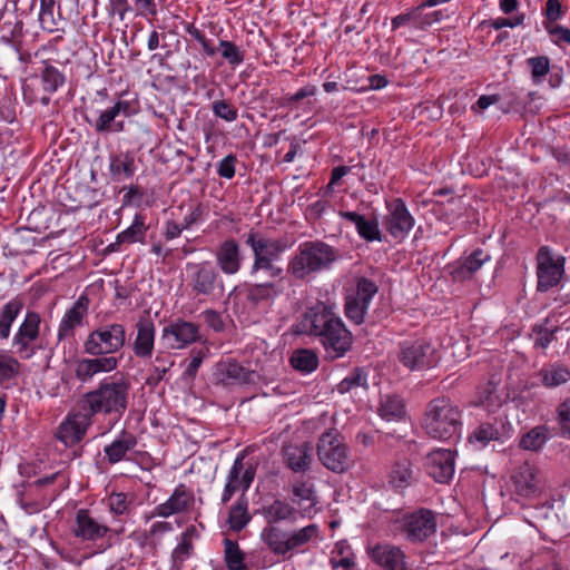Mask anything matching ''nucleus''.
<instances>
[{"label": "nucleus", "mask_w": 570, "mask_h": 570, "mask_svg": "<svg viewBox=\"0 0 570 570\" xmlns=\"http://www.w3.org/2000/svg\"><path fill=\"white\" fill-rule=\"evenodd\" d=\"M127 342L126 327L121 323H104L91 331L83 341V353L73 362L75 377L82 384L91 383L97 376L116 371L120 357L115 356Z\"/></svg>", "instance_id": "f257e3e1"}, {"label": "nucleus", "mask_w": 570, "mask_h": 570, "mask_svg": "<svg viewBox=\"0 0 570 570\" xmlns=\"http://www.w3.org/2000/svg\"><path fill=\"white\" fill-rule=\"evenodd\" d=\"M303 326L309 334L320 338L331 358L344 356L352 346V334L332 305L318 302L309 307L305 313Z\"/></svg>", "instance_id": "f03ea898"}, {"label": "nucleus", "mask_w": 570, "mask_h": 570, "mask_svg": "<svg viewBox=\"0 0 570 570\" xmlns=\"http://www.w3.org/2000/svg\"><path fill=\"white\" fill-rule=\"evenodd\" d=\"M337 259V250L322 240L301 243L288 257L286 274L294 281L304 282L327 271Z\"/></svg>", "instance_id": "7ed1b4c3"}, {"label": "nucleus", "mask_w": 570, "mask_h": 570, "mask_svg": "<svg viewBox=\"0 0 570 570\" xmlns=\"http://www.w3.org/2000/svg\"><path fill=\"white\" fill-rule=\"evenodd\" d=\"M462 411L446 396L431 400L424 410L422 429L439 441H455L462 431Z\"/></svg>", "instance_id": "20e7f679"}, {"label": "nucleus", "mask_w": 570, "mask_h": 570, "mask_svg": "<svg viewBox=\"0 0 570 570\" xmlns=\"http://www.w3.org/2000/svg\"><path fill=\"white\" fill-rule=\"evenodd\" d=\"M321 539V530L316 523L289 531L269 525L261 531V540L267 548L274 554L285 559L292 558L295 553H304L309 547L316 546Z\"/></svg>", "instance_id": "39448f33"}, {"label": "nucleus", "mask_w": 570, "mask_h": 570, "mask_svg": "<svg viewBox=\"0 0 570 570\" xmlns=\"http://www.w3.org/2000/svg\"><path fill=\"white\" fill-rule=\"evenodd\" d=\"M129 383L122 377L104 379L83 395V409L89 415L105 414L120 419L128 407Z\"/></svg>", "instance_id": "423d86ee"}, {"label": "nucleus", "mask_w": 570, "mask_h": 570, "mask_svg": "<svg viewBox=\"0 0 570 570\" xmlns=\"http://www.w3.org/2000/svg\"><path fill=\"white\" fill-rule=\"evenodd\" d=\"M246 244L253 252V264L249 269L252 276L264 272L267 277H278L283 275V267L275 264L287 250L288 244L282 238L266 237L258 232H249L246 235Z\"/></svg>", "instance_id": "0eeeda50"}, {"label": "nucleus", "mask_w": 570, "mask_h": 570, "mask_svg": "<svg viewBox=\"0 0 570 570\" xmlns=\"http://www.w3.org/2000/svg\"><path fill=\"white\" fill-rule=\"evenodd\" d=\"M186 282L195 298L215 297L224 292L223 278L217 267L208 261L187 263Z\"/></svg>", "instance_id": "6e6552de"}, {"label": "nucleus", "mask_w": 570, "mask_h": 570, "mask_svg": "<svg viewBox=\"0 0 570 570\" xmlns=\"http://www.w3.org/2000/svg\"><path fill=\"white\" fill-rule=\"evenodd\" d=\"M317 456L326 469L335 473H342L350 466L348 448L334 430H328L321 435Z\"/></svg>", "instance_id": "1a4fd4ad"}, {"label": "nucleus", "mask_w": 570, "mask_h": 570, "mask_svg": "<svg viewBox=\"0 0 570 570\" xmlns=\"http://www.w3.org/2000/svg\"><path fill=\"white\" fill-rule=\"evenodd\" d=\"M537 289L548 292L557 286L564 276L566 257L556 255L548 246H541L537 254Z\"/></svg>", "instance_id": "9d476101"}, {"label": "nucleus", "mask_w": 570, "mask_h": 570, "mask_svg": "<svg viewBox=\"0 0 570 570\" xmlns=\"http://www.w3.org/2000/svg\"><path fill=\"white\" fill-rule=\"evenodd\" d=\"M41 317L37 312L26 313L12 336L11 346L21 360H29L37 353L36 342L40 336Z\"/></svg>", "instance_id": "9b49d317"}, {"label": "nucleus", "mask_w": 570, "mask_h": 570, "mask_svg": "<svg viewBox=\"0 0 570 570\" xmlns=\"http://www.w3.org/2000/svg\"><path fill=\"white\" fill-rule=\"evenodd\" d=\"M377 289L379 287L374 282L362 277L357 281L355 291L346 295L345 315L352 323L360 325L364 322L372 298L377 293Z\"/></svg>", "instance_id": "f8f14e48"}, {"label": "nucleus", "mask_w": 570, "mask_h": 570, "mask_svg": "<svg viewBox=\"0 0 570 570\" xmlns=\"http://www.w3.org/2000/svg\"><path fill=\"white\" fill-rule=\"evenodd\" d=\"M399 361L409 370H423L432 367L438 358L430 342L421 338L404 341L400 344Z\"/></svg>", "instance_id": "ddd939ff"}, {"label": "nucleus", "mask_w": 570, "mask_h": 570, "mask_svg": "<svg viewBox=\"0 0 570 570\" xmlns=\"http://www.w3.org/2000/svg\"><path fill=\"white\" fill-rule=\"evenodd\" d=\"M202 338L199 326L181 318L161 330L160 343L169 350H183Z\"/></svg>", "instance_id": "4468645a"}, {"label": "nucleus", "mask_w": 570, "mask_h": 570, "mask_svg": "<svg viewBox=\"0 0 570 570\" xmlns=\"http://www.w3.org/2000/svg\"><path fill=\"white\" fill-rule=\"evenodd\" d=\"M401 531L411 542H423L436 531L432 510L421 508L403 518Z\"/></svg>", "instance_id": "2eb2a0df"}, {"label": "nucleus", "mask_w": 570, "mask_h": 570, "mask_svg": "<svg viewBox=\"0 0 570 570\" xmlns=\"http://www.w3.org/2000/svg\"><path fill=\"white\" fill-rule=\"evenodd\" d=\"M257 374L240 365L234 358H225L217 362L213 367V381L216 385L234 386L252 384Z\"/></svg>", "instance_id": "dca6fc26"}, {"label": "nucleus", "mask_w": 570, "mask_h": 570, "mask_svg": "<svg viewBox=\"0 0 570 570\" xmlns=\"http://www.w3.org/2000/svg\"><path fill=\"white\" fill-rule=\"evenodd\" d=\"M255 474L256 466L252 463H245L243 454L238 455L228 472L222 493V503H227L237 491H242L244 494L250 488Z\"/></svg>", "instance_id": "f3484780"}, {"label": "nucleus", "mask_w": 570, "mask_h": 570, "mask_svg": "<svg viewBox=\"0 0 570 570\" xmlns=\"http://www.w3.org/2000/svg\"><path fill=\"white\" fill-rule=\"evenodd\" d=\"M132 101L118 99L111 107L102 110L94 122L97 132H120L124 130V120L135 114Z\"/></svg>", "instance_id": "a211bd4d"}, {"label": "nucleus", "mask_w": 570, "mask_h": 570, "mask_svg": "<svg viewBox=\"0 0 570 570\" xmlns=\"http://www.w3.org/2000/svg\"><path fill=\"white\" fill-rule=\"evenodd\" d=\"M405 450L394 459V489H404L412 485L416 479L417 470L413 465V459L417 455L416 441H405Z\"/></svg>", "instance_id": "6ab92c4d"}, {"label": "nucleus", "mask_w": 570, "mask_h": 570, "mask_svg": "<svg viewBox=\"0 0 570 570\" xmlns=\"http://www.w3.org/2000/svg\"><path fill=\"white\" fill-rule=\"evenodd\" d=\"M88 308L89 298L86 295H81L72 306L65 312L57 333L59 342L75 337L76 330L82 326L88 315Z\"/></svg>", "instance_id": "aec40b11"}, {"label": "nucleus", "mask_w": 570, "mask_h": 570, "mask_svg": "<svg viewBox=\"0 0 570 570\" xmlns=\"http://www.w3.org/2000/svg\"><path fill=\"white\" fill-rule=\"evenodd\" d=\"M112 530L104 522L91 515L88 510L80 509L76 513L72 533L82 541H97Z\"/></svg>", "instance_id": "412c9836"}, {"label": "nucleus", "mask_w": 570, "mask_h": 570, "mask_svg": "<svg viewBox=\"0 0 570 570\" xmlns=\"http://www.w3.org/2000/svg\"><path fill=\"white\" fill-rule=\"evenodd\" d=\"M90 425L91 416L88 413L70 414L59 425L57 438L66 446H72L83 439Z\"/></svg>", "instance_id": "4be33fe9"}, {"label": "nucleus", "mask_w": 570, "mask_h": 570, "mask_svg": "<svg viewBox=\"0 0 570 570\" xmlns=\"http://www.w3.org/2000/svg\"><path fill=\"white\" fill-rule=\"evenodd\" d=\"M426 471L439 483L449 482L454 474V452L436 449L428 455Z\"/></svg>", "instance_id": "5701e85b"}, {"label": "nucleus", "mask_w": 570, "mask_h": 570, "mask_svg": "<svg viewBox=\"0 0 570 570\" xmlns=\"http://www.w3.org/2000/svg\"><path fill=\"white\" fill-rule=\"evenodd\" d=\"M514 491L522 498H534L541 490L538 470L529 462L519 465L512 474Z\"/></svg>", "instance_id": "b1692460"}, {"label": "nucleus", "mask_w": 570, "mask_h": 570, "mask_svg": "<svg viewBox=\"0 0 570 570\" xmlns=\"http://www.w3.org/2000/svg\"><path fill=\"white\" fill-rule=\"evenodd\" d=\"M490 259L491 256L487 252L478 248L451 264L449 266L450 275L456 282L468 281Z\"/></svg>", "instance_id": "393cba45"}, {"label": "nucleus", "mask_w": 570, "mask_h": 570, "mask_svg": "<svg viewBox=\"0 0 570 570\" xmlns=\"http://www.w3.org/2000/svg\"><path fill=\"white\" fill-rule=\"evenodd\" d=\"M216 263L225 275L237 274L243 264V256L238 243L228 238L224 240L215 253Z\"/></svg>", "instance_id": "a878e982"}, {"label": "nucleus", "mask_w": 570, "mask_h": 570, "mask_svg": "<svg viewBox=\"0 0 570 570\" xmlns=\"http://www.w3.org/2000/svg\"><path fill=\"white\" fill-rule=\"evenodd\" d=\"M414 425L405 409L404 401L394 396V440L397 442V455L405 450L403 443L414 440Z\"/></svg>", "instance_id": "bb28decb"}, {"label": "nucleus", "mask_w": 570, "mask_h": 570, "mask_svg": "<svg viewBox=\"0 0 570 570\" xmlns=\"http://www.w3.org/2000/svg\"><path fill=\"white\" fill-rule=\"evenodd\" d=\"M194 504V495L183 484L178 485L168 500L155 508V515L169 518L190 509Z\"/></svg>", "instance_id": "cd10ccee"}, {"label": "nucleus", "mask_w": 570, "mask_h": 570, "mask_svg": "<svg viewBox=\"0 0 570 570\" xmlns=\"http://www.w3.org/2000/svg\"><path fill=\"white\" fill-rule=\"evenodd\" d=\"M282 452L286 466L293 472H305L309 469L313 455L312 446L307 442L286 444Z\"/></svg>", "instance_id": "c85d7f7f"}, {"label": "nucleus", "mask_w": 570, "mask_h": 570, "mask_svg": "<svg viewBox=\"0 0 570 570\" xmlns=\"http://www.w3.org/2000/svg\"><path fill=\"white\" fill-rule=\"evenodd\" d=\"M269 278L272 281L254 284L248 288L247 297L250 302L257 304L263 301L274 299L284 292L287 282L285 272H283L282 276Z\"/></svg>", "instance_id": "c756f323"}, {"label": "nucleus", "mask_w": 570, "mask_h": 570, "mask_svg": "<svg viewBox=\"0 0 570 570\" xmlns=\"http://www.w3.org/2000/svg\"><path fill=\"white\" fill-rule=\"evenodd\" d=\"M155 345V325L148 320L137 323V335L132 344L134 354L139 358H150Z\"/></svg>", "instance_id": "7c9ffc66"}, {"label": "nucleus", "mask_w": 570, "mask_h": 570, "mask_svg": "<svg viewBox=\"0 0 570 570\" xmlns=\"http://www.w3.org/2000/svg\"><path fill=\"white\" fill-rule=\"evenodd\" d=\"M297 513V509L293 504L279 499L263 505L261 509V514L267 522L266 527L276 525L284 521L294 522Z\"/></svg>", "instance_id": "2f4dec72"}, {"label": "nucleus", "mask_w": 570, "mask_h": 570, "mask_svg": "<svg viewBox=\"0 0 570 570\" xmlns=\"http://www.w3.org/2000/svg\"><path fill=\"white\" fill-rule=\"evenodd\" d=\"M137 445V438L129 431L122 430L119 435L105 446L104 453L110 464L127 459V453Z\"/></svg>", "instance_id": "473e14b6"}, {"label": "nucleus", "mask_w": 570, "mask_h": 570, "mask_svg": "<svg viewBox=\"0 0 570 570\" xmlns=\"http://www.w3.org/2000/svg\"><path fill=\"white\" fill-rule=\"evenodd\" d=\"M293 503L299 507L303 517L311 515L317 503L314 484L309 481H296L293 484Z\"/></svg>", "instance_id": "72a5a7b5"}, {"label": "nucleus", "mask_w": 570, "mask_h": 570, "mask_svg": "<svg viewBox=\"0 0 570 570\" xmlns=\"http://www.w3.org/2000/svg\"><path fill=\"white\" fill-rule=\"evenodd\" d=\"M109 173L115 181H124L131 178L136 173L134 155L120 153L110 158Z\"/></svg>", "instance_id": "f704fd0d"}, {"label": "nucleus", "mask_w": 570, "mask_h": 570, "mask_svg": "<svg viewBox=\"0 0 570 570\" xmlns=\"http://www.w3.org/2000/svg\"><path fill=\"white\" fill-rule=\"evenodd\" d=\"M21 367L19 358L10 354L9 351L0 348V385L4 387L14 385L20 376Z\"/></svg>", "instance_id": "c9c22d12"}, {"label": "nucleus", "mask_w": 570, "mask_h": 570, "mask_svg": "<svg viewBox=\"0 0 570 570\" xmlns=\"http://www.w3.org/2000/svg\"><path fill=\"white\" fill-rule=\"evenodd\" d=\"M566 14L560 0H547L544 7V26L550 36H570V30L556 22Z\"/></svg>", "instance_id": "e433bc0d"}, {"label": "nucleus", "mask_w": 570, "mask_h": 570, "mask_svg": "<svg viewBox=\"0 0 570 570\" xmlns=\"http://www.w3.org/2000/svg\"><path fill=\"white\" fill-rule=\"evenodd\" d=\"M23 308L22 299L14 297L0 308V340L10 336L11 327Z\"/></svg>", "instance_id": "4c0bfd02"}, {"label": "nucleus", "mask_w": 570, "mask_h": 570, "mask_svg": "<svg viewBox=\"0 0 570 570\" xmlns=\"http://www.w3.org/2000/svg\"><path fill=\"white\" fill-rule=\"evenodd\" d=\"M504 431V425L501 421L494 419L493 422L481 423L470 435L469 441L471 443H479L485 446L491 441H498L501 439Z\"/></svg>", "instance_id": "58836bf2"}, {"label": "nucleus", "mask_w": 570, "mask_h": 570, "mask_svg": "<svg viewBox=\"0 0 570 570\" xmlns=\"http://www.w3.org/2000/svg\"><path fill=\"white\" fill-rule=\"evenodd\" d=\"M414 226V218L400 198H394V239H403Z\"/></svg>", "instance_id": "ea45409f"}, {"label": "nucleus", "mask_w": 570, "mask_h": 570, "mask_svg": "<svg viewBox=\"0 0 570 570\" xmlns=\"http://www.w3.org/2000/svg\"><path fill=\"white\" fill-rule=\"evenodd\" d=\"M538 375L546 387L552 389L570 380V370L563 364L553 363L542 367Z\"/></svg>", "instance_id": "a19ab883"}, {"label": "nucleus", "mask_w": 570, "mask_h": 570, "mask_svg": "<svg viewBox=\"0 0 570 570\" xmlns=\"http://www.w3.org/2000/svg\"><path fill=\"white\" fill-rule=\"evenodd\" d=\"M425 7L422 3L394 17V30L402 27L409 26L416 29H423L425 26L432 24V20L428 14H423Z\"/></svg>", "instance_id": "79ce46f5"}, {"label": "nucleus", "mask_w": 570, "mask_h": 570, "mask_svg": "<svg viewBox=\"0 0 570 570\" xmlns=\"http://www.w3.org/2000/svg\"><path fill=\"white\" fill-rule=\"evenodd\" d=\"M340 216L354 224L360 236L366 240L379 238L380 230L375 222L365 219L364 216L355 212H340Z\"/></svg>", "instance_id": "37998d69"}, {"label": "nucleus", "mask_w": 570, "mask_h": 570, "mask_svg": "<svg viewBox=\"0 0 570 570\" xmlns=\"http://www.w3.org/2000/svg\"><path fill=\"white\" fill-rule=\"evenodd\" d=\"M146 230L147 228L145 226L144 218L141 216H136L132 224L119 233L116 242L109 247L115 250L117 245L140 242L145 237Z\"/></svg>", "instance_id": "c03bdc74"}, {"label": "nucleus", "mask_w": 570, "mask_h": 570, "mask_svg": "<svg viewBox=\"0 0 570 570\" xmlns=\"http://www.w3.org/2000/svg\"><path fill=\"white\" fill-rule=\"evenodd\" d=\"M549 439L550 433L548 428L539 425L522 435L520 440V448L529 451H538L547 443Z\"/></svg>", "instance_id": "a18cd8bd"}, {"label": "nucleus", "mask_w": 570, "mask_h": 570, "mask_svg": "<svg viewBox=\"0 0 570 570\" xmlns=\"http://www.w3.org/2000/svg\"><path fill=\"white\" fill-rule=\"evenodd\" d=\"M224 547V557L228 570H248V567L244 561L245 554L237 542L225 539Z\"/></svg>", "instance_id": "49530a36"}, {"label": "nucleus", "mask_w": 570, "mask_h": 570, "mask_svg": "<svg viewBox=\"0 0 570 570\" xmlns=\"http://www.w3.org/2000/svg\"><path fill=\"white\" fill-rule=\"evenodd\" d=\"M135 501L136 495L134 493L112 492L107 498V505L111 513L122 515L129 513Z\"/></svg>", "instance_id": "de8ad7c7"}, {"label": "nucleus", "mask_w": 570, "mask_h": 570, "mask_svg": "<svg viewBox=\"0 0 570 570\" xmlns=\"http://www.w3.org/2000/svg\"><path fill=\"white\" fill-rule=\"evenodd\" d=\"M250 521L247 500L243 497L229 510L228 523L232 530L240 531Z\"/></svg>", "instance_id": "09e8293b"}, {"label": "nucleus", "mask_w": 570, "mask_h": 570, "mask_svg": "<svg viewBox=\"0 0 570 570\" xmlns=\"http://www.w3.org/2000/svg\"><path fill=\"white\" fill-rule=\"evenodd\" d=\"M501 402L497 393V385L493 382H488L479 387L475 405L483 406L487 411L492 412L501 405Z\"/></svg>", "instance_id": "8fccbe9b"}, {"label": "nucleus", "mask_w": 570, "mask_h": 570, "mask_svg": "<svg viewBox=\"0 0 570 570\" xmlns=\"http://www.w3.org/2000/svg\"><path fill=\"white\" fill-rule=\"evenodd\" d=\"M165 29L169 35L180 36L188 33L189 36H205L195 26L194 22L186 21L183 17L170 14L166 20Z\"/></svg>", "instance_id": "3c124183"}, {"label": "nucleus", "mask_w": 570, "mask_h": 570, "mask_svg": "<svg viewBox=\"0 0 570 570\" xmlns=\"http://www.w3.org/2000/svg\"><path fill=\"white\" fill-rule=\"evenodd\" d=\"M40 81L43 91L51 95L65 83V76L56 67L47 65L41 70Z\"/></svg>", "instance_id": "603ef678"}, {"label": "nucleus", "mask_w": 570, "mask_h": 570, "mask_svg": "<svg viewBox=\"0 0 570 570\" xmlns=\"http://www.w3.org/2000/svg\"><path fill=\"white\" fill-rule=\"evenodd\" d=\"M291 364L295 370L311 373L317 367L318 358L311 350H297L291 357Z\"/></svg>", "instance_id": "864d4df0"}, {"label": "nucleus", "mask_w": 570, "mask_h": 570, "mask_svg": "<svg viewBox=\"0 0 570 570\" xmlns=\"http://www.w3.org/2000/svg\"><path fill=\"white\" fill-rule=\"evenodd\" d=\"M497 96L499 97V109L504 114L519 111L524 106L523 99H521L520 95L515 90L507 89L497 94Z\"/></svg>", "instance_id": "5fc2aeb1"}, {"label": "nucleus", "mask_w": 570, "mask_h": 570, "mask_svg": "<svg viewBox=\"0 0 570 570\" xmlns=\"http://www.w3.org/2000/svg\"><path fill=\"white\" fill-rule=\"evenodd\" d=\"M367 375L364 371L355 368L345 379H343L337 385L336 390L341 394H345L355 387H366Z\"/></svg>", "instance_id": "6e6d98bb"}, {"label": "nucleus", "mask_w": 570, "mask_h": 570, "mask_svg": "<svg viewBox=\"0 0 570 570\" xmlns=\"http://www.w3.org/2000/svg\"><path fill=\"white\" fill-rule=\"evenodd\" d=\"M523 20H524L523 13L518 14L513 18L500 17L494 20L482 21L481 23H479L476 29L481 32H483V31L490 32L491 29L500 30L501 28H504V27H510V28L517 27V26L521 24L523 22Z\"/></svg>", "instance_id": "4d7b16f0"}, {"label": "nucleus", "mask_w": 570, "mask_h": 570, "mask_svg": "<svg viewBox=\"0 0 570 570\" xmlns=\"http://www.w3.org/2000/svg\"><path fill=\"white\" fill-rule=\"evenodd\" d=\"M166 0H134V8L138 16L147 18L149 21L156 17L159 8Z\"/></svg>", "instance_id": "13d9d810"}, {"label": "nucleus", "mask_w": 570, "mask_h": 570, "mask_svg": "<svg viewBox=\"0 0 570 570\" xmlns=\"http://www.w3.org/2000/svg\"><path fill=\"white\" fill-rule=\"evenodd\" d=\"M527 63L531 68V75L534 82L541 81L550 69V60L544 56L531 57L527 60Z\"/></svg>", "instance_id": "bf43d9fd"}, {"label": "nucleus", "mask_w": 570, "mask_h": 570, "mask_svg": "<svg viewBox=\"0 0 570 570\" xmlns=\"http://www.w3.org/2000/svg\"><path fill=\"white\" fill-rule=\"evenodd\" d=\"M212 109L216 117L228 122L235 121L238 117L237 109L226 100L214 101Z\"/></svg>", "instance_id": "052dcab7"}, {"label": "nucleus", "mask_w": 570, "mask_h": 570, "mask_svg": "<svg viewBox=\"0 0 570 570\" xmlns=\"http://www.w3.org/2000/svg\"><path fill=\"white\" fill-rule=\"evenodd\" d=\"M193 551V543L187 533L181 534L180 542L174 549L171 558L176 564H180L186 561Z\"/></svg>", "instance_id": "680f3d73"}, {"label": "nucleus", "mask_w": 570, "mask_h": 570, "mask_svg": "<svg viewBox=\"0 0 570 570\" xmlns=\"http://www.w3.org/2000/svg\"><path fill=\"white\" fill-rule=\"evenodd\" d=\"M371 556L377 564L386 568L392 567V548L390 544H375L371 549Z\"/></svg>", "instance_id": "e2e57ef3"}, {"label": "nucleus", "mask_w": 570, "mask_h": 570, "mask_svg": "<svg viewBox=\"0 0 570 570\" xmlns=\"http://www.w3.org/2000/svg\"><path fill=\"white\" fill-rule=\"evenodd\" d=\"M174 365V361L169 357L157 355L153 364V373L149 376V381L154 380L159 382L164 379L169 368Z\"/></svg>", "instance_id": "0e129e2a"}, {"label": "nucleus", "mask_w": 570, "mask_h": 570, "mask_svg": "<svg viewBox=\"0 0 570 570\" xmlns=\"http://www.w3.org/2000/svg\"><path fill=\"white\" fill-rule=\"evenodd\" d=\"M557 413L562 435L570 438V399L558 406Z\"/></svg>", "instance_id": "69168bd1"}, {"label": "nucleus", "mask_w": 570, "mask_h": 570, "mask_svg": "<svg viewBox=\"0 0 570 570\" xmlns=\"http://www.w3.org/2000/svg\"><path fill=\"white\" fill-rule=\"evenodd\" d=\"M220 48H222V56L229 63L239 65L243 61V59H244L243 52L233 42L224 40L220 42Z\"/></svg>", "instance_id": "338daca9"}, {"label": "nucleus", "mask_w": 570, "mask_h": 570, "mask_svg": "<svg viewBox=\"0 0 570 570\" xmlns=\"http://www.w3.org/2000/svg\"><path fill=\"white\" fill-rule=\"evenodd\" d=\"M235 165L236 157L230 154L219 161L217 174L223 178L232 179L235 176Z\"/></svg>", "instance_id": "774afa93"}]
</instances>
